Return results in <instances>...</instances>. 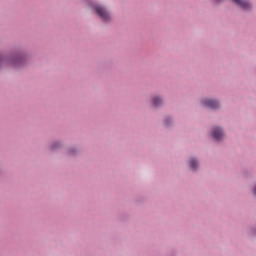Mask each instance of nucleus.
<instances>
[{"instance_id":"1","label":"nucleus","mask_w":256,"mask_h":256,"mask_svg":"<svg viewBox=\"0 0 256 256\" xmlns=\"http://www.w3.org/2000/svg\"><path fill=\"white\" fill-rule=\"evenodd\" d=\"M94 9L97 15H99V17L102 19V21H109V19H111V15H109V12H107V10L103 8V6L95 5Z\"/></svg>"},{"instance_id":"5","label":"nucleus","mask_w":256,"mask_h":256,"mask_svg":"<svg viewBox=\"0 0 256 256\" xmlns=\"http://www.w3.org/2000/svg\"><path fill=\"white\" fill-rule=\"evenodd\" d=\"M163 103V100L159 97L153 98V105L154 107H159Z\"/></svg>"},{"instance_id":"6","label":"nucleus","mask_w":256,"mask_h":256,"mask_svg":"<svg viewBox=\"0 0 256 256\" xmlns=\"http://www.w3.org/2000/svg\"><path fill=\"white\" fill-rule=\"evenodd\" d=\"M197 161L195 159H190V167L191 169H197Z\"/></svg>"},{"instance_id":"2","label":"nucleus","mask_w":256,"mask_h":256,"mask_svg":"<svg viewBox=\"0 0 256 256\" xmlns=\"http://www.w3.org/2000/svg\"><path fill=\"white\" fill-rule=\"evenodd\" d=\"M205 107H209L210 109H217L219 107V102L211 99H206L202 101Z\"/></svg>"},{"instance_id":"4","label":"nucleus","mask_w":256,"mask_h":256,"mask_svg":"<svg viewBox=\"0 0 256 256\" xmlns=\"http://www.w3.org/2000/svg\"><path fill=\"white\" fill-rule=\"evenodd\" d=\"M212 136L215 141H221L223 139V130L219 127L213 129Z\"/></svg>"},{"instance_id":"7","label":"nucleus","mask_w":256,"mask_h":256,"mask_svg":"<svg viewBox=\"0 0 256 256\" xmlns=\"http://www.w3.org/2000/svg\"><path fill=\"white\" fill-rule=\"evenodd\" d=\"M254 194L256 195V186H255V188H254Z\"/></svg>"},{"instance_id":"3","label":"nucleus","mask_w":256,"mask_h":256,"mask_svg":"<svg viewBox=\"0 0 256 256\" xmlns=\"http://www.w3.org/2000/svg\"><path fill=\"white\" fill-rule=\"evenodd\" d=\"M232 1L233 3L238 5V7H240L241 9H244V11H249V8L251 7V4L247 1H243V0H232Z\"/></svg>"}]
</instances>
